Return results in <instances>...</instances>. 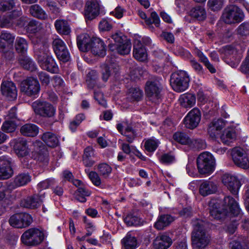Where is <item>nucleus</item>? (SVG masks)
Returning a JSON list of instances; mask_svg holds the SVG:
<instances>
[{
	"mask_svg": "<svg viewBox=\"0 0 249 249\" xmlns=\"http://www.w3.org/2000/svg\"><path fill=\"white\" fill-rule=\"evenodd\" d=\"M224 208L220 209L217 207L218 204L215 203L214 201H211L210 202V213L211 216L215 219H221L226 215L229 216L237 217L236 219H232L233 223L228 226L227 231L230 234L235 232L237 225V221L239 220L242 216L241 209L239 208L237 202L230 196H226L224 198Z\"/></svg>",
	"mask_w": 249,
	"mask_h": 249,
	"instance_id": "nucleus-1",
	"label": "nucleus"
},
{
	"mask_svg": "<svg viewBox=\"0 0 249 249\" xmlns=\"http://www.w3.org/2000/svg\"><path fill=\"white\" fill-rule=\"evenodd\" d=\"M193 231L192 233V246L196 249H205L210 242V236L206 232V223L196 219L192 222Z\"/></svg>",
	"mask_w": 249,
	"mask_h": 249,
	"instance_id": "nucleus-2",
	"label": "nucleus"
},
{
	"mask_svg": "<svg viewBox=\"0 0 249 249\" xmlns=\"http://www.w3.org/2000/svg\"><path fill=\"white\" fill-rule=\"evenodd\" d=\"M39 45L35 46V53L40 67L43 70L52 73L58 71V67L54 59L49 52L48 48L43 46L42 49H39Z\"/></svg>",
	"mask_w": 249,
	"mask_h": 249,
	"instance_id": "nucleus-3",
	"label": "nucleus"
},
{
	"mask_svg": "<svg viewBox=\"0 0 249 249\" xmlns=\"http://www.w3.org/2000/svg\"><path fill=\"white\" fill-rule=\"evenodd\" d=\"M197 167L200 174L210 175L215 169V161L213 155L208 152H204L197 158Z\"/></svg>",
	"mask_w": 249,
	"mask_h": 249,
	"instance_id": "nucleus-4",
	"label": "nucleus"
},
{
	"mask_svg": "<svg viewBox=\"0 0 249 249\" xmlns=\"http://www.w3.org/2000/svg\"><path fill=\"white\" fill-rule=\"evenodd\" d=\"M231 155L234 164L237 166L247 169L249 168V147H235L232 149Z\"/></svg>",
	"mask_w": 249,
	"mask_h": 249,
	"instance_id": "nucleus-5",
	"label": "nucleus"
},
{
	"mask_svg": "<svg viewBox=\"0 0 249 249\" xmlns=\"http://www.w3.org/2000/svg\"><path fill=\"white\" fill-rule=\"evenodd\" d=\"M189 81V77L184 71L173 74L170 80L173 89L178 92H182L187 89Z\"/></svg>",
	"mask_w": 249,
	"mask_h": 249,
	"instance_id": "nucleus-6",
	"label": "nucleus"
},
{
	"mask_svg": "<svg viewBox=\"0 0 249 249\" xmlns=\"http://www.w3.org/2000/svg\"><path fill=\"white\" fill-rule=\"evenodd\" d=\"M43 232L38 229L31 228L24 232L21 237L22 243L27 246H36L44 240Z\"/></svg>",
	"mask_w": 249,
	"mask_h": 249,
	"instance_id": "nucleus-7",
	"label": "nucleus"
},
{
	"mask_svg": "<svg viewBox=\"0 0 249 249\" xmlns=\"http://www.w3.org/2000/svg\"><path fill=\"white\" fill-rule=\"evenodd\" d=\"M32 107L36 114L43 117H53L56 112L53 105L46 101L37 100L32 104Z\"/></svg>",
	"mask_w": 249,
	"mask_h": 249,
	"instance_id": "nucleus-8",
	"label": "nucleus"
},
{
	"mask_svg": "<svg viewBox=\"0 0 249 249\" xmlns=\"http://www.w3.org/2000/svg\"><path fill=\"white\" fill-rule=\"evenodd\" d=\"M162 88L159 81H148L145 86V91L149 100L158 103L162 96Z\"/></svg>",
	"mask_w": 249,
	"mask_h": 249,
	"instance_id": "nucleus-9",
	"label": "nucleus"
},
{
	"mask_svg": "<svg viewBox=\"0 0 249 249\" xmlns=\"http://www.w3.org/2000/svg\"><path fill=\"white\" fill-rule=\"evenodd\" d=\"M242 10L235 5H230L226 7L222 15L223 20L227 24L241 22L244 18Z\"/></svg>",
	"mask_w": 249,
	"mask_h": 249,
	"instance_id": "nucleus-10",
	"label": "nucleus"
},
{
	"mask_svg": "<svg viewBox=\"0 0 249 249\" xmlns=\"http://www.w3.org/2000/svg\"><path fill=\"white\" fill-rule=\"evenodd\" d=\"M20 90L27 96L36 98L40 91V85L36 79L29 77L21 82Z\"/></svg>",
	"mask_w": 249,
	"mask_h": 249,
	"instance_id": "nucleus-11",
	"label": "nucleus"
},
{
	"mask_svg": "<svg viewBox=\"0 0 249 249\" xmlns=\"http://www.w3.org/2000/svg\"><path fill=\"white\" fill-rule=\"evenodd\" d=\"M174 140L184 145H187L190 147L197 148H205V143L200 140L190 138L189 136L184 132H177L173 135Z\"/></svg>",
	"mask_w": 249,
	"mask_h": 249,
	"instance_id": "nucleus-12",
	"label": "nucleus"
},
{
	"mask_svg": "<svg viewBox=\"0 0 249 249\" xmlns=\"http://www.w3.org/2000/svg\"><path fill=\"white\" fill-rule=\"evenodd\" d=\"M32 222L31 216L27 213H16L9 220L10 225L17 228H23L29 226Z\"/></svg>",
	"mask_w": 249,
	"mask_h": 249,
	"instance_id": "nucleus-13",
	"label": "nucleus"
},
{
	"mask_svg": "<svg viewBox=\"0 0 249 249\" xmlns=\"http://www.w3.org/2000/svg\"><path fill=\"white\" fill-rule=\"evenodd\" d=\"M13 142H14V149L18 157L25 158L21 162L25 167L29 168V166L26 161V158H25L29 154V150L26 141L22 138H18L15 140Z\"/></svg>",
	"mask_w": 249,
	"mask_h": 249,
	"instance_id": "nucleus-14",
	"label": "nucleus"
},
{
	"mask_svg": "<svg viewBox=\"0 0 249 249\" xmlns=\"http://www.w3.org/2000/svg\"><path fill=\"white\" fill-rule=\"evenodd\" d=\"M201 112L197 108L190 110L183 119L185 126L191 129L196 127L201 120Z\"/></svg>",
	"mask_w": 249,
	"mask_h": 249,
	"instance_id": "nucleus-15",
	"label": "nucleus"
},
{
	"mask_svg": "<svg viewBox=\"0 0 249 249\" xmlns=\"http://www.w3.org/2000/svg\"><path fill=\"white\" fill-rule=\"evenodd\" d=\"M53 50L58 58L67 62L70 59V54L64 42L59 38H55L53 42Z\"/></svg>",
	"mask_w": 249,
	"mask_h": 249,
	"instance_id": "nucleus-16",
	"label": "nucleus"
},
{
	"mask_svg": "<svg viewBox=\"0 0 249 249\" xmlns=\"http://www.w3.org/2000/svg\"><path fill=\"white\" fill-rule=\"evenodd\" d=\"M13 175L11 158L3 156L0 157V179H6Z\"/></svg>",
	"mask_w": 249,
	"mask_h": 249,
	"instance_id": "nucleus-17",
	"label": "nucleus"
},
{
	"mask_svg": "<svg viewBox=\"0 0 249 249\" xmlns=\"http://www.w3.org/2000/svg\"><path fill=\"white\" fill-rule=\"evenodd\" d=\"M224 52L227 57L225 62L232 68L236 67L240 61V55L238 54L237 49L231 46H226Z\"/></svg>",
	"mask_w": 249,
	"mask_h": 249,
	"instance_id": "nucleus-18",
	"label": "nucleus"
},
{
	"mask_svg": "<svg viewBox=\"0 0 249 249\" xmlns=\"http://www.w3.org/2000/svg\"><path fill=\"white\" fill-rule=\"evenodd\" d=\"M222 181L232 194H237L240 183L235 176L230 174H225L222 176Z\"/></svg>",
	"mask_w": 249,
	"mask_h": 249,
	"instance_id": "nucleus-19",
	"label": "nucleus"
},
{
	"mask_svg": "<svg viewBox=\"0 0 249 249\" xmlns=\"http://www.w3.org/2000/svg\"><path fill=\"white\" fill-rule=\"evenodd\" d=\"M2 95L8 100L15 99L17 97V90L15 84L12 81H6L1 85Z\"/></svg>",
	"mask_w": 249,
	"mask_h": 249,
	"instance_id": "nucleus-20",
	"label": "nucleus"
},
{
	"mask_svg": "<svg viewBox=\"0 0 249 249\" xmlns=\"http://www.w3.org/2000/svg\"><path fill=\"white\" fill-rule=\"evenodd\" d=\"M94 55L103 57L106 54L105 45L103 41L99 38L93 37L91 40V45L89 48Z\"/></svg>",
	"mask_w": 249,
	"mask_h": 249,
	"instance_id": "nucleus-21",
	"label": "nucleus"
},
{
	"mask_svg": "<svg viewBox=\"0 0 249 249\" xmlns=\"http://www.w3.org/2000/svg\"><path fill=\"white\" fill-rule=\"evenodd\" d=\"M43 198V194H35L23 200L21 204L23 207L27 208L36 209L41 205Z\"/></svg>",
	"mask_w": 249,
	"mask_h": 249,
	"instance_id": "nucleus-22",
	"label": "nucleus"
},
{
	"mask_svg": "<svg viewBox=\"0 0 249 249\" xmlns=\"http://www.w3.org/2000/svg\"><path fill=\"white\" fill-rule=\"evenodd\" d=\"M237 137V129L233 127L226 128L220 136V140L223 144L230 145L233 142Z\"/></svg>",
	"mask_w": 249,
	"mask_h": 249,
	"instance_id": "nucleus-23",
	"label": "nucleus"
},
{
	"mask_svg": "<svg viewBox=\"0 0 249 249\" xmlns=\"http://www.w3.org/2000/svg\"><path fill=\"white\" fill-rule=\"evenodd\" d=\"M153 244L155 249H167L172 244V240L167 235L161 234L156 237Z\"/></svg>",
	"mask_w": 249,
	"mask_h": 249,
	"instance_id": "nucleus-24",
	"label": "nucleus"
},
{
	"mask_svg": "<svg viewBox=\"0 0 249 249\" xmlns=\"http://www.w3.org/2000/svg\"><path fill=\"white\" fill-rule=\"evenodd\" d=\"M15 36L10 33L2 31L0 35V50H9L13 45Z\"/></svg>",
	"mask_w": 249,
	"mask_h": 249,
	"instance_id": "nucleus-25",
	"label": "nucleus"
},
{
	"mask_svg": "<svg viewBox=\"0 0 249 249\" xmlns=\"http://www.w3.org/2000/svg\"><path fill=\"white\" fill-rule=\"evenodd\" d=\"M100 5L97 2H88L86 3L85 16L89 19L95 18L99 14Z\"/></svg>",
	"mask_w": 249,
	"mask_h": 249,
	"instance_id": "nucleus-26",
	"label": "nucleus"
},
{
	"mask_svg": "<svg viewBox=\"0 0 249 249\" xmlns=\"http://www.w3.org/2000/svg\"><path fill=\"white\" fill-rule=\"evenodd\" d=\"M217 189V186L213 182L205 180L200 185L199 193L203 196H207L215 193Z\"/></svg>",
	"mask_w": 249,
	"mask_h": 249,
	"instance_id": "nucleus-27",
	"label": "nucleus"
},
{
	"mask_svg": "<svg viewBox=\"0 0 249 249\" xmlns=\"http://www.w3.org/2000/svg\"><path fill=\"white\" fill-rule=\"evenodd\" d=\"M91 40L87 34H81L77 36V44L79 49L83 52L89 51L91 45Z\"/></svg>",
	"mask_w": 249,
	"mask_h": 249,
	"instance_id": "nucleus-28",
	"label": "nucleus"
},
{
	"mask_svg": "<svg viewBox=\"0 0 249 249\" xmlns=\"http://www.w3.org/2000/svg\"><path fill=\"white\" fill-rule=\"evenodd\" d=\"M31 180V177L28 173H22L16 176L12 183V187L10 188H15L26 185Z\"/></svg>",
	"mask_w": 249,
	"mask_h": 249,
	"instance_id": "nucleus-29",
	"label": "nucleus"
},
{
	"mask_svg": "<svg viewBox=\"0 0 249 249\" xmlns=\"http://www.w3.org/2000/svg\"><path fill=\"white\" fill-rule=\"evenodd\" d=\"M180 105L185 108H191L196 102V96L194 94L186 93L180 95L179 98Z\"/></svg>",
	"mask_w": 249,
	"mask_h": 249,
	"instance_id": "nucleus-30",
	"label": "nucleus"
},
{
	"mask_svg": "<svg viewBox=\"0 0 249 249\" xmlns=\"http://www.w3.org/2000/svg\"><path fill=\"white\" fill-rule=\"evenodd\" d=\"M121 243L124 249H135L138 246L137 240L131 232H128L122 239Z\"/></svg>",
	"mask_w": 249,
	"mask_h": 249,
	"instance_id": "nucleus-31",
	"label": "nucleus"
},
{
	"mask_svg": "<svg viewBox=\"0 0 249 249\" xmlns=\"http://www.w3.org/2000/svg\"><path fill=\"white\" fill-rule=\"evenodd\" d=\"M39 132L38 127L33 124H26L20 128L21 133L28 137L36 136Z\"/></svg>",
	"mask_w": 249,
	"mask_h": 249,
	"instance_id": "nucleus-32",
	"label": "nucleus"
},
{
	"mask_svg": "<svg viewBox=\"0 0 249 249\" xmlns=\"http://www.w3.org/2000/svg\"><path fill=\"white\" fill-rule=\"evenodd\" d=\"M174 218L170 215L164 214L161 215L155 224V227L161 230L168 226L173 221Z\"/></svg>",
	"mask_w": 249,
	"mask_h": 249,
	"instance_id": "nucleus-33",
	"label": "nucleus"
},
{
	"mask_svg": "<svg viewBox=\"0 0 249 249\" xmlns=\"http://www.w3.org/2000/svg\"><path fill=\"white\" fill-rule=\"evenodd\" d=\"M29 11L32 16L38 18L46 19L48 18V15L46 12L37 4L32 5L30 8Z\"/></svg>",
	"mask_w": 249,
	"mask_h": 249,
	"instance_id": "nucleus-34",
	"label": "nucleus"
},
{
	"mask_svg": "<svg viewBox=\"0 0 249 249\" xmlns=\"http://www.w3.org/2000/svg\"><path fill=\"white\" fill-rule=\"evenodd\" d=\"M118 69V66L116 64L104 65L102 66V71L103 80L104 81H107L110 76L111 72L116 73Z\"/></svg>",
	"mask_w": 249,
	"mask_h": 249,
	"instance_id": "nucleus-35",
	"label": "nucleus"
},
{
	"mask_svg": "<svg viewBox=\"0 0 249 249\" xmlns=\"http://www.w3.org/2000/svg\"><path fill=\"white\" fill-rule=\"evenodd\" d=\"M123 125L121 124H117V128L118 130L122 134L124 135L127 139V141L131 142L136 136V133L130 126L125 128V130L123 131Z\"/></svg>",
	"mask_w": 249,
	"mask_h": 249,
	"instance_id": "nucleus-36",
	"label": "nucleus"
},
{
	"mask_svg": "<svg viewBox=\"0 0 249 249\" xmlns=\"http://www.w3.org/2000/svg\"><path fill=\"white\" fill-rule=\"evenodd\" d=\"M42 139L50 147H54L57 146L58 143L57 137L51 132L44 133L42 136Z\"/></svg>",
	"mask_w": 249,
	"mask_h": 249,
	"instance_id": "nucleus-37",
	"label": "nucleus"
},
{
	"mask_svg": "<svg viewBox=\"0 0 249 249\" xmlns=\"http://www.w3.org/2000/svg\"><path fill=\"white\" fill-rule=\"evenodd\" d=\"M55 27L57 31L63 35H68L70 33L69 25L65 20H57L55 22Z\"/></svg>",
	"mask_w": 249,
	"mask_h": 249,
	"instance_id": "nucleus-38",
	"label": "nucleus"
},
{
	"mask_svg": "<svg viewBox=\"0 0 249 249\" xmlns=\"http://www.w3.org/2000/svg\"><path fill=\"white\" fill-rule=\"evenodd\" d=\"M191 16L199 20H203L206 17V12L203 7L198 6L193 8L190 12Z\"/></svg>",
	"mask_w": 249,
	"mask_h": 249,
	"instance_id": "nucleus-39",
	"label": "nucleus"
},
{
	"mask_svg": "<svg viewBox=\"0 0 249 249\" xmlns=\"http://www.w3.org/2000/svg\"><path fill=\"white\" fill-rule=\"evenodd\" d=\"M20 65L25 69L33 71L36 69V65L32 59L27 56L23 55L19 58Z\"/></svg>",
	"mask_w": 249,
	"mask_h": 249,
	"instance_id": "nucleus-40",
	"label": "nucleus"
},
{
	"mask_svg": "<svg viewBox=\"0 0 249 249\" xmlns=\"http://www.w3.org/2000/svg\"><path fill=\"white\" fill-rule=\"evenodd\" d=\"M15 48L18 53L24 54L27 52L28 48L26 40L23 38L18 37L16 40Z\"/></svg>",
	"mask_w": 249,
	"mask_h": 249,
	"instance_id": "nucleus-41",
	"label": "nucleus"
},
{
	"mask_svg": "<svg viewBox=\"0 0 249 249\" xmlns=\"http://www.w3.org/2000/svg\"><path fill=\"white\" fill-rule=\"evenodd\" d=\"M90 192L85 187L82 186L79 187L75 193L76 199L81 202L86 201V196H89Z\"/></svg>",
	"mask_w": 249,
	"mask_h": 249,
	"instance_id": "nucleus-42",
	"label": "nucleus"
},
{
	"mask_svg": "<svg viewBox=\"0 0 249 249\" xmlns=\"http://www.w3.org/2000/svg\"><path fill=\"white\" fill-rule=\"evenodd\" d=\"M114 48L120 54H127L130 52L131 43L127 40L121 44H117Z\"/></svg>",
	"mask_w": 249,
	"mask_h": 249,
	"instance_id": "nucleus-43",
	"label": "nucleus"
},
{
	"mask_svg": "<svg viewBox=\"0 0 249 249\" xmlns=\"http://www.w3.org/2000/svg\"><path fill=\"white\" fill-rule=\"evenodd\" d=\"M97 169L100 174L104 178L107 177L112 171V168L107 163H101L98 165Z\"/></svg>",
	"mask_w": 249,
	"mask_h": 249,
	"instance_id": "nucleus-44",
	"label": "nucleus"
},
{
	"mask_svg": "<svg viewBox=\"0 0 249 249\" xmlns=\"http://www.w3.org/2000/svg\"><path fill=\"white\" fill-rule=\"evenodd\" d=\"M160 143L159 141L152 138L146 141L144 143V147L146 151L148 152H154L157 148Z\"/></svg>",
	"mask_w": 249,
	"mask_h": 249,
	"instance_id": "nucleus-45",
	"label": "nucleus"
},
{
	"mask_svg": "<svg viewBox=\"0 0 249 249\" xmlns=\"http://www.w3.org/2000/svg\"><path fill=\"white\" fill-rule=\"evenodd\" d=\"M111 37L115 42V44L114 45H109L110 49L112 50V51L114 50V47H115L117 44H121L127 41V40L126 39V37L123 36L121 33H117L115 34H113L112 35Z\"/></svg>",
	"mask_w": 249,
	"mask_h": 249,
	"instance_id": "nucleus-46",
	"label": "nucleus"
},
{
	"mask_svg": "<svg viewBox=\"0 0 249 249\" xmlns=\"http://www.w3.org/2000/svg\"><path fill=\"white\" fill-rule=\"evenodd\" d=\"M161 163L164 164H170L174 162L176 160L175 155L170 152L162 154L159 158Z\"/></svg>",
	"mask_w": 249,
	"mask_h": 249,
	"instance_id": "nucleus-47",
	"label": "nucleus"
},
{
	"mask_svg": "<svg viewBox=\"0 0 249 249\" xmlns=\"http://www.w3.org/2000/svg\"><path fill=\"white\" fill-rule=\"evenodd\" d=\"M224 0H209L208 6L213 11L220 10L223 5Z\"/></svg>",
	"mask_w": 249,
	"mask_h": 249,
	"instance_id": "nucleus-48",
	"label": "nucleus"
},
{
	"mask_svg": "<svg viewBox=\"0 0 249 249\" xmlns=\"http://www.w3.org/2000/svg\"><path fill=\"white\" fill-rule=\"evenodd\" d=\"M124 222L129 226H138L140 224V218L133 214L127 215L124 219Z\"/></svg>",
	"mask_w": 249,
	"mask_h": 249,
	"instance_id": "nucleus-49",
	"label": "nucleus"
},
{
	"mask_svg": "<svg viewBox=\"0 0 249 249\" xmlns=\"http://www.w3.org/2000/svg\"><path fill=\"white\" fill-rule=\"evenodd\" d=\"M17 125L13 121L6 120L3 123L1 129L5 132L10 133L14 131Z\"/></svg>",
	"mask_w": 249,
	"mask_h": 249,
	"instance_id": "nucleus-50",
	"label": "nucleus"
},
{
	"mask_svg": "<svg viewBox=\"0 0 249 249\" xmlns=\"http://www.w3.org/2000/svg\"><path fill=\"white\" fill-rule=\"evenodd\" d=\"M237 34L241 36L249 35V23L244 22L240 24L236 29Z\"/></svg>",
	"mask_w": 249,
	"mask_h": 249,
	"instance_id": "nucleus-51",
	"label": "nucleus"
},
{
	"mask_svg": "<svg viewBox=\"0 0 249 249\" xmlns=\"http://www.w3.org/2000/svg\"><path fill=\"white\" fill-rule=\"evenodd\" d=\"M140 95V90L139 88H131L129 89L128 98L131 101H139Z\"/></svg>",
	"mask_w": 249,
	"mask_h": 249,
	"instance_id": "nucleus-52",
	"label": "nucleus"
},
{
	"mask_svg": "<svg viewBox=\"0 0 249 249\" xmlns=\"http://www.w3.org/2000/svg\"><path fill=\"white\" fill-rule=\"evenodd\" d=\"M16 2L14 0H10L9 1H3L0 2V11L5 12L10 10L13 8L15 5Z\"/></svg>",
	"mask_w": 249,
	"mask_h": 249,
	"instance_id": "nucleus-53",
	"label": "nucleus"
},
{
	"mask_svg": "<svg viewBox=\"0 0 249 249\" xmlns=\"http://www.w3.org/2000/svg\"><path fill=\"white\" fill-rule=\"evenodd\" d=\"M96 76V72L94 71H91L88 73L86 82L89 88L93 87Z\"/></svg>",
	"mask_w": 249,
	"mask_h": 249,
	"instance_id": "nucleus-54",
	"label": "nucleus"
},
{
	"mask_svg": "<svg viewBox=\"0 0 249 249\" xmlns=\"http://www.w3.org/2000/svg\"><path fill=\"white\" fill-rule=\"evenodd\" d=\"M99 28L102 31H109L112 28V25L107 19H103L99 24Z\"/></svg>",
	"mask_w": 249,
	"mask_h": 249,
	"instance_id": "nucleus-55",
	"label": "nucleus"
},
{
	"mask_svg": "<svg viewBox=\"0 0 249 249\" xmlns=\"http://www.w3.org/2000/svg\"><path fill=\"white\" fill-rule=\"evenodd\" d=\"M36 158L40 162L44 163H47L48 161V152L43 147L39 151Z\"/></svg>",
	"mask_w": 249,
	"mask_h": 249,
	"instance_id": "nucleus-56",
	"label": "nucleus"
},
{
	"mask_svg": "<svg viewBox=\"0 0 249 249\" xmlns=\"http://www.w3.org/2000/svg\"><path fill=\"white\" fill-rule=\"evenodd\" d=\"M89 178L94 185L99 186L101 184V181L100 178L96 172L94 171L89 172Z\"/></svg>",
	"mask_w": 249,
	"mask_h": 249,
	"instance_id": "nucleus-57",
	"label": "nucleus"
},
{
	"mask_svg": "<svg viewBox=\"0 0 249 249\" xmlns=\"http://www.w3.org/2000/svg\"><path fill=\"white\" fill-rule=\"evenodd\" d=\"M140 41L135 39L134 42L133 56L138 61H140Z\"/></svg>",
	"mask_w": 249,
	"mask_h": 249,
	"instance_id": "nucleus-58",
	"label": "nucleus"
},
{
	"mask_svg": "<svg viewBox=\"0 0 249 249\" xmlns=\"http://www.w3.org/2000/svg\"><path fill=\"white\" fill-rule=\"evenodd\" d=\"M124 12L125 10L124 8L118 6L113 11L110 12V15L118 19H120L123 17Z\"/></svg>",
	"mask_w": 249,
	"mask_h": 249,
	"instance_id": "nucleus-59",
	"label": "nucleus"
},
{
	"mask_svg": "<svg viewBox=\"0 0 249 249\" xmlns=\"http://www.w3.org/2000/svg\"><path fill=\"white\" fill-rule=\"evenodd\" d=\"M40 28L39 22L35 20L30 21L28 24L27 30L32 33L37 32Z\"/></svg>",
	"mask_w": 249,
	"mask_h": 249,
	"instance_id": "nucleus-60",
	"label": "nucleus"
},
{
	"mask_svg": "<svg viewBox=\"0 0 249 249\" xmlns=\"http://www.w3.org/2000/svg\"><path fill=\"white\" fill-rule=\"evenodd\" d=\"M187 174L191 177H195L197 175L194 164L192 161L189 160L186 165Z\"/></svg>",
	"mask_w": 249,
	"mask_h": 249,
	"instance_id": "nucleus-61",
	"label": "nucleus"
},
{
	"mask_svg": "<svg viewBox=\"0 0 249 249\" xmlns=\"http://www.w3.org/2000/svg\"><path fill=\"white\" fill-rule=\"evenodd\" d=\"M84 220L86 223V229L87 230L86 236H90L95 230V226L90 222L89 221L86 217H84Z\"/></svg>",
	"mask_w": 249,
	"mask_h": 249,
	"instance_id": "nucleus-62",
	"label": "nucleus"
},
{
	"mask_svg": "<svg viewBox=\"0 0 249 249\" xmlns=\"http://www.w3.org/2000/svg\"><path fill=\"white\" fill-rule=\"evenodd\" d=\"M94 98L96 101H97L99 104L105 107H107L106 101L104 99L103 94L102 92L99 91L95 92Z\"/></svg>",
	"mask_w": 249,
	"mask_h": 249,
	"instance_id": "nucleus-63",
	"label": "nucleus"
},
{
	"mask_svg": "<svg viewBox=\"0 0 249 249\" xmlns=\"http://www.w3.org/2000/svg\"><path fill=\"white\" fill-rule=\"evenodd\" d=\"M53 86L57 89H61L64 86V83L63 79L58 75L53 77Z\"/></svg>",
	"mask_w": 249,
	"mask_h": 249,
	"instance_id": "nucleus-64",
	"label": "nucleus"
}]
</instances>
